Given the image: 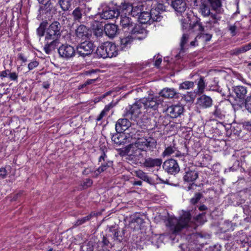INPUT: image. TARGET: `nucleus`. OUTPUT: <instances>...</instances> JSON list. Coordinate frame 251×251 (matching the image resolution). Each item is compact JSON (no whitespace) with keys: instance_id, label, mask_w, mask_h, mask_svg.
Segmentation results:
<instances>
[{"instance_id":"f257e3e1","label":"nucleus","mask_w":251,"mask_h":251,"mask_svg":"<svg viewBox=\"0 0 251 251\" xmlns=\"http://www.w3.org/2000/svg\"><path fill=\"white\" fill-rule=\"evenodd\" d=\"M171 6L174 9L177 14L181 15L179 20L181 22L183 34L180 41V50H184L185 44L190 39L193 32L201 31L203 29L201 25L198 21H194L192 24V20L195 19L193 12L189 10H186V3L184 0H174L172 1Z\"/></svg>"},{"instance_id":"f03ea898","label":"nucleus","mask_w":251,"mask_h":251,"mask_svg":"<svg viewBox=\"0 0 251 251\" xmlns=\"http://www.w3.org/2000/svg\"><path fill=\"white\" fill-rule=\"evenodd\" d=\"M204 216L203 214H200L196 220L192 219L189 212H185L179 219L173 217L169 218L167 226L170 227L173 233L176 234L185 228H196L199 224L202 223L201 219Z\"/></svg>"},{"instance_id":"7ed1b4c3","label":"nucleus","mask_w":251,"mask_h":251,"mask_svg":"<svg viewBox=\"0 0 251 251\" xmlns=\"http://www.w3.org/2000/svg\"><path fill=\"white\" fill-rule=\"evenodd\" d=\"M156 140L151 137L138 138L134 143L126 147L127 153L130 156L139 158L142 155L141 151H151L156 148Z\"/></svg>"},{"instance_id":"20e7f679","label":"nucleus","mask_w":251,"mask_h":251,"mask_svg":"<svg viewBox=\"0 0 251 251\" xmlns=\"http://www.w3.org/2000/svg\"><path fill=\"white\" fill-rule=\"evenodd\" d=\"M158 5L149 7L147 10H144L139 15L138 20L141 24H151L153 22L160 21L162 17L161 12L165 10H160L158 8Z\"/></svg>"},{"instance_id":"39448f33","label":"nucleus","mask_w":251,"mask_h":251,"mask_svg":"<svg viewBox=\"0 0 251 251\" xmlns=\"http://www.w3.org/2000/svg\"><path fill=\"white\" fill-rule=\"evenodd\" d=\"M158 5V8L160 10H165L167 5H169L167 0H146L139 2L137 5L132 6L131 15L133 17L139 16L144 10H147L150 6Z\"/></svg>"},{"instance_id":"423d86ee","label":"nucleus","mask_w":251,"mask_h":251,"mask_svg":"<svg viewBox=\"0 0 251 251\" xmlns=\"http://www.w3.org/2000/svg\"><path fill=\"white\" fill-rule=\"evenodd\" d=\"M116 45L110 42H106L98 47L96 53L98 56L103 58H111L118 55Z\"/></svg>"},{"instance_id":"0eeeda50","label":"nucleus","mask_w":251,"mask_h":251,"mask_svg":"<svg viewBox=\"0 0 251 251\" xmlns=\"http://www.w3.org/2000/svg\"><path fill=\"white\" fill-rule=\"evenodd\" d=\"M162 99L156 96H150L148 98H144L139 100V103H142L144 109L147 111L157 110L159 106L162 104Z\"/></svg>"},{"instance_id":"6e6552de","label":"nucleus","mask_w":251,"mask_h":251,"mask_svg":"<svg viewBox=\"0 0 251 251\" xmlns=\"http://www.w3.org/2000/svg\"><path fill=\"white\" fill-rule=\"evenodd\" d=\"M61 34L60 24L58 22L54 21L47 28L45 41H49V39H58Z\"/></svg>"},{"instance_id":"1a4fd4ad","label":"nucleus","mask_w":251,"mask_h":251,"mask_svg":"<svg viewBox=\"0 0 251 251\" xmlns=\"http://www.w3.org/2000/svg\"><path fill=\"white\" fill-rule=\"evenodd\" d=\"M59 55L66 59H70L75 56V51L72 46L65 44L62 45L58 49Z\"/></svg>"},{"instance_id":"9d476101","label":"nucleus","mask_w":251,"mask_h":251,"mask_svg":"<svg viewBox=\"0 0 251 251\" xmlns=\"http://www.w3.org/2000/svg\"><path fill=\"white\" fill-rule=\"evenodd\" d=\"M143 106L142 103H139V100L130 106L127 110L125 116L130 119L135 120L141 114V108Z\"/></svg>"},{"instance_id":"9b49d317","label":"nucleus","mask_w":251,"mask_h":251,"mask_svg":"<svg viewBox=\"0 0 251 251\" xmlns=\"http://www.w3.org/2000/svg\"><path fill=\"white\" fill-rule=\"evenodd\" d=\"M200 12L203 17H207L210 15L212 20L207 22L211 25H214L215 24H217L220 20V18L217 15L210 13V10L209 6L205 3H202L200 6Z\"/></svg>"},{"instance_id":"f8f14e48","label":"nucleus","mask_w":251,"mask_h":251,"mask_svg":"<svg viewBox=\"0 0 251 251\" xmlns=\"http://www.w3.org/2000/svg\"><path fill=\"white\" fill-rule=\"evenodd\" d=\"M94 50L93 43L86 40L81 43V44L77 47V53L82 56H85L92 53Z\"/></svg>"},{"instance_id":"ddd939ff","label":"nucleus","mask_w":251,"mask_h":251,"mask_svg":"<svg viewBox=\"0 0 251 251\" xmlns=\"http://www.w3.org/2000/svg\"><path fill=\"white\" fill-rule=\"evenodd\" d=\"M163 169L171 174H176L179 171V167L177 162L173 159L166 160L163 165Z\"/></svg>"},{"instance_id":"4468645a","label":"nucleus","mask_w":251,"mask_h":251,"mask_svg":"<svg viewBox=\"0 0 251 251\" xmlns=\"http://www.w3.org/2000/svg\"><path fill=\"white\" fill-rule=\"evenodd\" d=\"M213 100L209 96L202 95L197 99V105L198 108L200 109H207L212 105Z\"/></svg>"},{"instance_id":"2eb2a0df","label":"nucleus","mask_w":251,"mask_h":251,"mask_svg":"<svg viewBox=\"0 0 251 251\" xmlns=\"http://www.w3.org/2000/svg\"><path fill=\"white\" fill-rule=\"evenodd\" d=\"M166 111L171 118H176L180 116L183 113L184 108L181 104H177L168 107Z\"/></svg>"},{"instance_id":"dca6fc26","label":"nucleus","mask_w":251,"mask_h":251,"mask_svg":"<svg viewBox=\"0 0 251 251\" xmlns=\"http://www.w3.org/2000/svg\"><path fill=\"white\" fill-rule=\"evenodd\" d=\"M130 34L133 40H142L147 36V31L144 28H142L140 25H136L130 31Z\"/></svg>"},{"instance_id":"f3484780","label":"nucleus","mask_w":251,"mask_h":251,"mask_svg":"<svg viewBox=\"0 0 251 251\" xmlns=\"http://www.w3.org/2000/svg\"><path fill=\"white\" fill-rule=\"evenodd\" d=\"M90 31L87 27L84 25H79L75 30V35L78 40H86L90 36Z\"/></svg>"},{"instance_id":"a211bd4d","label":"nucleus","mask_w":251,"mask_h":251,"mask_svg":"<svg viewBox=\"0 0 251 251\" xmlns=\"http://www.w3.org/2000/svg\"><path fill=\"white\" fill-rule=\"evenodd\" d=\"M198 177V173L194 168H188L185 169V174L183 176V180L187 182H193Z\"/></svg>"},{"instance_id":"6ab92c4d","label":"nucleus","mask_w":251,"mask_h":251,"mask_svg":"<svg viewBox=\"0 0 251 251\" xmlns=\"http://www.w3.org/2000/svg\"><path fill=\"white\" fill-rule=\"evenodd\" d=\"M131 126V123L126 118L119 119L116 125L115 129L117 132H123Z\"/></svg>"},{"instance_id":"aec40b11","label":"nucleus","mask_w":251,"mask_h":251,"mask_svg":"<svg viewBox=\"0 0 251 251\" xmlns=\"http://www.w3.org/2000/svg\"><path fill=\"white\" fill-rule=\"evenodd\" d=\"M119 14L120 12L117 10L106 8L100 14V17L102 19H111L117 18L119 16Z\"/></svg>"},{"instance_id":"412c9836","label":"nucleus","mask_w":251,"mask_h":251,"mask_svg":"<svg viewBox=\"0 0 251 251\" xmlns=\"http://www.w3.org/2000/svg\"><path fill=\"white\" fill-rule=\"evenodd\" d=\"M133 39L130 33L121 39L120 48L123 50H126L129 49L133 42Z\"/></svg>"},{"instance_id":"4be33fe9","label":"nucleus","mask_w":251,"mask_h":251,"mask_svg":"<svg viewBox=\"0 0 251 251\" xmlns=\"http://www.w3.org/2000/svg\"><path fill=\"white\" fill-rule=\"evenodd\" d=\"M45 45L44 50L47 54H50L54 50L59 44L58 39H49V41H45Z\"/></svg>"},{"instance_id":"5701e85b","label":"nucleus","mask_w":251,"mask_h":251,"mask_svg":"<svg viewBox=\"0 0 251 251\" xmlns=\"http://www.w3.org/2000/svg\"><path fill=\"white\" fill-rule=\"evenodd\" d=\"M132 5L128 3H124L119 6V9L117 10L120 12L119 15L123 16L125 15L129 16L131 15Z\"/></svg>"},{"instance_id":"b1692460","label":"nucleus","mask_w":251,"mask_h":251,"mask_svg":"<svg viewBox=\"0 0 251 251\" xmlns=\"http://www.w3.org/2000/svg\"><path fill=\"white\" fill-rule=\"evenodd\" d=\"M162 160L160 158H148L146 159L144 163V166L146 167H155L160 166Z\"/></svg>"},{"instance_id":"393cba45","label":"nucleus","mask_w":251,"mask_h":251,"mask_svg":"<svg viewBox=\"0 0 251 251\" xmlns=\"http://www.w3.org/2000/svg\"><path fill=\"white\" fill-rule=\"evenodd\" d=\"M117 31V27L114 24H106L104 26V32L106 35L113 38L115 36Z\"/></svg>"},{"instance_id":"a878e982","label":"nucleus","mask_w":251,"mask_h":251,"mask_svg":"<svg viewBox=\"0 0 251 251\" xmlns=\"http://www.w3.org/2000/svg\"><path fill=\"white\" fill-rule=\"evenodd\" d=\"M120 23L121 25L124 27H128L129 30H132L133 27V23L131 21V19L128 16L125 15L120 16Z\"/></svg>"},{"instance_id":"bb28decb","label":"nucleus","mask_w":251,"mask_h":251,"mask_svg":"<svg viewBox=\"0 0 251 251\" xmlns=\"http://www.w3.org/2000/svg\"><path fill=\"white\" fill-rule=\"evenodd\" d=\"M92 28L94 34L97 37H100L103 33V25L99 22L95 21L92 24Z\"/></svg>"},{"instance_id":"cd10ccee","label":"nucleus","mask_w":251,"mask_h":251,"mask_svg":"<svg viewBox=\"0 0 251 251\" xmlns=\"http://www.w3.org/2000/svg\"><path fill=\"white\" fill-rule=\"evenodd\" d=\"M176 94V92L174 88H165L161 90L160 95L166 98H173Z\"/></svg>"},{"instance_id":"c85d7f7f","label":"nucleus","mask_w":251,"mask_h":251,"mask_svg":"<svg viewBox=\"0 0 251 251\" xmlns=\"http://www.w3.org/2000/svg\"><path fill=\"white\" fill-rule=\"evenodd\" d=\"M112 165V162L110 161L102 163L101 166L94 172V176L95 177H97L101 173L106 170L108 168L111 167Z\"/></svg>"},{"instance_id":"c756f323","label":"nucleus","mask_w":251,"mask_h":251,"mask_svg":"<svg viewBox=\"0 0 251 251\" xmlns=\"http://www.w3.org/2000/svg\"><path fill=\"white\" fill-rule=\"evenodd\" d=\"M234 92L239 98L243 99L247 95V90L246 87L238 86L234 88Z\"/></svg>"},{"instance_id":"7c9ffc66","label":"nucleus","mask_w":251,"mask_h":251,"mask_svg":"<svg viewBox=\"0 0 251 251\" xmlns=\"http://www.w3.org/2000/svg\"><path fill=\"white\" fill-rule=\"evenodd\" d=\"M176 148L174 146H170L165 148L162 152V155L163 157L169 156L173 153H175L176 156H178V153H176Z\"/></svg>"},{"instance_id":"2f4dec72","label":"nucleus","mask_w":251,"mask_h":251,"mask_svg":"<svg viewBox=\"0 0 251 251\" xmlns=\"http://www.w3.org/2000/svg\"><path fill=\"white\" fill-rule=\"evenodd\" d=\"M213 10L218 13L221 12L222 2L221 0H207Z\"/></svg>"},{"instance_id":"473e14b6","label":"nucleus","mask_w":251,"mask_h":251,"mask_svg":"<svg viewBox=\"0 0 251 251\" xmlns=\"http://www.w3.org/2000/svg\"><path fill=\"white\" fill-rule=\"evenodd\" d=\"M58 3L64 11L68 10L71 6V0H58Z\"/></svg>"},{"instance_id":"72a5a7b5","label":"nucleus","mask_w":251,"mask_h":251,"mask_svg":"<svg viewBox=\"0 0 251 251\" xmlns=\"http://www.w3.org/2000/svg\"><path fill=\"white\" fill-rule=\"evenodd\" d=\"M72 15L75 21H79L82 16V9L80 7H76L73 11Z\"/></svg>"},{"instance_id":"f704fd0d","label":"nucleus","mask_w":251,"mask_h":251,"mask_svg":"<svg viewBox=\"0 0 251 251\" xmlns=\"http://www.w3.org/2000/svg\"><path fill=\"white\" fill-rule=\"evenodd\" d=\"M251 49V48L250 47L249 44H248L240 48L235 49L234 50L233 53L236 55H238L245 52Z\"/></svg>"},{"instance_id":"c9c22d12","label":"nucleus","mask_w":251,"mask_h":251,"mask_svg":"<svg viewBox=\"0 0 251 251\" xmlns=\"http://www.w3.org/2000/svg\"><path fill=\"white\" fill-rule=\"evenodd\" d=\"M194 86V83L193 81H184L179 84V89L182 90H187L193 88Z\"/></svg>"},{"instance_id":"e433bc0d","label":"nucleus","mask_w":251,"mask_h":251,"mask_svg":"<svg viewBox=\"0 0 251 251\" xmlns=\"http://www.w3.org/2000/svg\"><path fill=\"white\" fill-rule=\"evenodd\" d=\"M47 26V22H43L40 24L39 27L37 29V33L39 36H43L44 35H45L46 31L45 30Z\"/></svg>"},{"instance_id":"4c0bfd02","label":"nucleus","mask_w":251,"mask_h":251,"mask_svg":"<svg viewBox=\"0 0 251 251\" xmlns=\"http://www.w3.org/2000/svg\"><path fill=\"white\" fill-rule=\"evenodd\" d=\"M135 175L138 177L140 178V179L143 180L145 181L149 182H150V178L147 175L146 173L143 172L141 170H138L135 172Z\"/></svg>"},{"instance_id":"58836bf2","label":"nucleus","mask_w":251,"mask_h":251,"mask_svg":"<svg viewBox=\"0 0 251 251\" xmlns=\"http://www.w3.org/2000/svg\"><path fill=\"white\" fill-rule=\"evenodd\" d=\"M212 37V35H210V34H205V35H202L200 37H199L198 36H197L196 38H195V39L194 41H191L190 42V45L192 47H195L197 45H198V44L197 43V38H202L203 39H204V40L206 41H209L211 38Z\"/></svg>"},{"instance_id":"ea45409f","label":"nucleus","mask_w":251,"mask_h":251,"mask_svg":"<svg viewBox=\"0 0 251 251\" xmlns=\"http://www.w3.org/2000/svg\"><path fill=\"white\" fill-rule=\"evenodd\" d=\"M205 87V84L203 78L202 77H201L198 83L197 93L202 94L204 91Z\"/></svg>"},{"instance_id":"a19ab883","label":"nucleus","mask_w":251,"mask_h":251,"mask_svg":"<svg viewBox=\"0 0 251 251\" xmlns=\"http://www.w3.org/2000/svg\"><path fill=\"white\" fill-rule=\"evenodd\" d=\"M196 97L195 93L188 92L187 94L185 95V98L187 101H193Z\"/></svg>"},{"instance_id":"79ce46f5","label":"nucleus","mask_w":251,"mask_h":251,"mask_svg":"<svg viewBox=\"0 0 251 251\" xmlns=\"http://www.w3.org/2000/svg\"><path fill=\"white\" fill-rule=\"evenodd\" d=\"M114 240L118 242H121L123 239V236L121 232L120 231H115L113 236Z\"/></svg>"},{"instance_id":"37998d69","label":"nucleus","mask_w":251,"mask_h":251,"mask_svg":"<svg viewBox=\"0 0 251 251\" xmlns=\"http://www.w3.org/2000/svg\"><path fill=\"white\" fill-rule=\"evenodd\" d=\"M201 195L200 193H197L195 195L194 197L191 199V202L192 204H195L198 202V201L201 198Z\"/></svg>"},{"instance_id":"c03bdc74","label":"nucleus","mask_w":251,"mask_h":251,"mask_svg":"<svg viewBox=\"0 0 251 251\" xmlns=\"http://www.w3.org/2000/svg\"><path fill=\"white\" fill-rule=\"evenodd\" d=\"M245 106L247 110L249 112H251V96L248 97L245 102Z\"/></svg>"},{"instance_id":"a18cd8bd","label":"nucleus","mask_w":251,"mask_h":251,"mask_svg":"<svg viewBox=\"0 0 251 251\" xmlns=\"http://www.w3.org/2000/svg\"><path fill=\"white\" fill-rule=\"evenodd\" d=\"M109 110L108 108L105 107L104 109L101 112L99 116L97 117V120L98 121H100L102 118L105 116L106 113Z\"/></svg>"},{"instance_id":"49530a36","label":"nucleus","mask_w":251,"mask_h":251,"mask_svg":"<svg viewBox=\"0 0 251 251\" xmlns=\"http://www.w3.org/2000/svg\"><path fill=\"white\" fill-rule=\"evenodd\" d=\"M7 176V171L5 168L0 169V179H4Z\"/></svg>"},{"instance_id":"de8ad7c7","label":"nucleus","mask_w":251,"mask_h":251,"mask_svg":"<svg viewBox=\"0 0 251 251\" xmlns=\"http://www.w3.org/2000/svg\"><path fill=\"white\" fill-rule=\"evenodd\" d=\"M91 216H87L86 217H85L84 218H82V219L78 220L76 222L77 225H80L82 224L83 223H85L86 221H88L90 219Z\"/></svg>"},{"instance_id":"09e8293b","label":"nucleus","mask_w":251,"mask_h":251,"mask_svg":"<svg viewBox=\"0 0 251 251\" xmlns=\"http://www.w3.org/2000/svg\"><path fill=\"white\" fill-rule=\"evenodd\" d=\"M98 80V77H97L96 78L88 79L85 81V82L82 85V87H84L88 85L92 84V83L95 82Z\"/></svg>"},{"instance_id":"8fccbe9b","label":"nucleus","mask_w":251,"mask_h":251,"mask_svg":"<svg viewBox=\"0 0 251 251\" xmlns=\"http://www.w3.org/2000/svg\"><path fill=\"white\" fill-rule=\"evenodd\" d=\"M8 77L11 80L16 81L18 79V75L15 72L11 73L9 72L8 74Z\"/></svg>"},{"instance_id":"3c124183","label":"nucleus","mask_w":251,"mask_h":251,"mask_svg":"<svg viewBox=\"0 0 251 251\" xmlns=\"http://www.w3.org/2000/svg\"><path fill=\"white\" fill-rule=\"evenodd\" d=\"M10 71L9 70H6L5 71H2L0 72V77L1 79H3V78L8 76L9 73Z\"/></svg>"},{"instance_id":"603ef678","label":"nucleus","mask_w":251,"mask_h":251,"mask_svg":"<svg viewBox=\"0 0 251 251\" xmlns=\"http://www.w3.org/2000/svg\"><path fill=\"white\" fill-rule=\"evenodd\" d=\"M93 181L90 179H86L84 182L83 186L85 187H89L92 185Z\"/></svg>"},{"instance_id":"864d4df0","label":"nucleus","mask_w":251,"mask_h":251,"mask_svg":"<svg viewBox=\"0 0 251 251\" xmlns=\"http://www.w3.org/2000/svg\"><path fill=\"white\" fill-rule=\"evenodd\" d=\"M236 30V26L235 25H230L229 27V30L232 33V35L235 34V31Z\"/></svg>"},{"instance_id":"5fc2aeb1","label":"nucleus","mask_w":251,"mask_h":251,"mask_svg":"<svg viewBox=\"0 0 251 251\" xmlns=\"http://www.w3.org/2000/svg\"><path fill=\"white\" fill-rule=\"evenodd\" d=\"M107 156L104 152H103L102 154L99 157V162H101L102 160L105 161Z\"/></svg>"},{"instance_id":"6e6d98bb","label":"nucleus","mask_w":251,"mask_h":251,"mask_svg":"<svg viewBox=\"0 0 251 251\" xmlns=\"http://www.w3.org/2000/svg\"><path fill=\"white\" fill-rule=\"evenodd\" d=\"M162 59L161 58H158L155 60L154 65L156 67H158L160 65Z\"/></svg>"},{"instance_id":"4d7b16f0","label":"nucleus","mask_w":251,"mask_h":251,"mask_svg":"<svg viewBox=\"0 0 251 251\" xmlns=\"http://www.w3.org/2000/svg\"><path fill=\"white\" fill-rule=\"evenodd\" d=\"M102 242L103 244L106 246H108L109 243L108 240H107L105 237L103 238Z\"/></svg>"},{"instance_id":"13d9d810","label":"nucleus","mask_w":251,"mask_h":251,"mask_svg":"<svg viewBox=\"0 0 251 251\" xmlns=\"http://www.w3.org/2000/svg\"><path fill=\"white\" fill-rule=\"evenodd\" d=\"M19 58L23 61V62H25L26 61V59L25 58L22 54H20L19 56Z\"/></svg>"},{"instance_id":"bf43d9fd","label":"nucleus","mask_w":251,"mask_h":251,"mask_svg":"<svg viewBox=\"0 0 251 251\" xmlns=\"http://www.w3.org/2000/svg\"><path fill=\"white\" fill-rule=\"evenodd\" d=\"M133 185L140 186L142 185V181H135L133 182Z\"/></svg>"},{"instance_id":"052dcab7","label":"nucleus","mask_w":251,"mask_h":251,"mask_svg":"<svg viewBox=\"0 0 251 251\" xmlns=\"http://www.w3.org/2000/svg\"><path fill=\"white\" fill-rule=\"evenodd\" d=\"M43 86L45 89H48L50 86V84L47 82H45L43 83Z\"/></svg>"},{"instance_id":"680f3d73","label":"nucleus","mask_w":251,"mask_h":251,"mask_svg":"<svg viewBox=\"0 0 251 251\" xmlns=\"http://www.w3.org/2000/svg\"><path fill=\"white\" fill-rule=\"evenodd\" d=\"M206 209V207L203 205H201L200 207H199V209L201 211H203V210H205V209Z\"/></svg>"},{"instance_id":"e2e57ef3","label":"nucleus","mask_w":251,"mask_h":251,"mask_svg":"<svg viewBox=\"0 0 251 251\" xmlns=\"http://www.w3.org/2000/svg\"><path fill=\"white\" fill-rule=\"evenodd\" d=\"M38 65V62L35 61H32V68L33 67H37V66Z\"/></svg>"},{"instance_id":"0e129e2a","label":"nucleus","mask_w":251,"mask_h":251,"mask_svg":"<svg viewBox=\"0 0 251 251\" xmlns=\"http://www.w3.org/2000/svg\"><path fill=\"white\" fill-rule=\"evenodd\" d=\"M39 11L40 14H43L45 13L46 10L44 8H41Z\"/></svg>"},{"instance_id":"69168bd1","label":"nucleus","mask_w":251,"mask_h":251,"mask_svg":"<svg viewBox=\"0 0 251 251\" xmlns=\"http://www.w3.org/2000/svg\"><path fill=\"white\" fill-rule=\"evenodd\" d=\"M39 3H44L46 0H38Z\"/></svg>"},{"instance_id":"338daca9","label":"nucleus","mask_w":251,"mask_h":251,"mask_svg":"<svg viewBox=\"0 0 251 251\" xmlns=\"http://www.w3.org/2000/svg\"><path fill=\"white\" fill-rule=\"evenodd\" d=\"M154 238H155V239H159V238H161V236H158V235H155L154 236Z\"/></svg>"},{"instance_id":"774afa93","label":"nucleus","mask_w":251,"mask_h":251,"mask_svg":"<svg viewBox=\"0 0 251 251\" xmlns=\"http://www.w3.org/2000/svg\"><path fill=\"white\" fill-rule=\"evenodd\" d=\"M214 114L215 115H218V110H217V109L215 110V112H214Z\"/></svg>"}]
</instances>
